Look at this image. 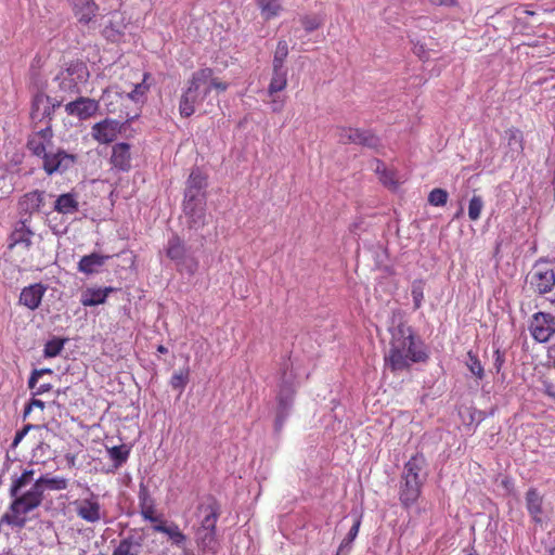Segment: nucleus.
<instances>
[{
	"instance_id": "f257e3e1",
	"label": "nucleus",
	"mask_w": 555,
	"mask_h": 555,
	"mask_svg": "<svg viewBox=\"0 0 555 555\" xmlns=\"http://www.w3.org/2000/svg\"><path fill=\"white\" fill-rule=\"evenodd\" d=\"M34 469H25L21 476L12 479L9 489L12 501L1 516L0 524L22 530L29 521L28 514L42 504L46 489L61 491L68 487V479L65 477L42 475L34 480Z\"/></svg>"
},
{
	"instance_id": "f03ea898",
	"label": "nucleus",
	"mask_w": 555,
	"mask_h": 555,
	"mask_svg": "<svg viewBox=\"0 0 555 555\" xmlns=\"http://www.w3.org/2000/svg\"><path fill=\"white\" fill-rule=\"evenodd\" d=\"M390 334L389 349L384 356V361L385 366L392 373L409 371L414 363H424L428 360L424 343L410 325L400 322Z\"/></svg>"
},
{
	"instance_id": "7ed1b4c3",
	"label": "nucleus",
	"mask_w": 555,
	"mask_h": 555,
	"mask_svg": "<svg viewBox=\"0 0 555 555\" xmlns=\"http://www.w3.org/2000/svg\"><path fill=\"white\" fill-rule=\"evenodd\" d=\"M212 89L224 92L228 89V83L215 77L212 68L204 67L194 72L180 96V116L191 117L195 113L196 106L204 102Z\"/></svg>"
},
{
	"instance_id": "20e7f679",
	"label": "nucleus",
	"mask_w": 555,
	"mask_h": 555,
	"mask_svg": "<svg viewBox=\"0 0 555 555\" xmlns=\"http://www.w3.org/2000/svg\"><path fill=\"white\" fill-rule=\"evenodd\" d=\"M89 77L90 73L85 62L72 61L54 77L53 82L57 88L55 93H60L57 96H63L64 100L66 95L79 93V87L87 83Z\"/></svg>"
},
{
	"instance_id": "39448f33",
	"label": "nucleus",
	"mask_w": 555,
	"mask_h": 555,
	"mask_svg": "<svg viewBox=\"0 0 555 555\" xmlns=\"http://www.w3.org/2000/svg\"><path fill=\"white\" fill-rule=\"evenodd\" d=\"M165 254L176 263L177 270L181 273L193 275L198 269V259L190 253V247L178 234L169 237Z\"/></svg>"
},
{
	"instance_id": "423d86ee",
	"label": "nucleus",
	"mask_w": 555,
	"mask_h": 555,
	"mask_svg": "<svg viewBox=\"0 0 555 555\" xmlns=\"http://www.w3.org/2000/svg\"><path fill=\"white\" fill-rule=\"evenodd\" d=\"M531 288L540 295L551 292L555 285V272L552 263L538 261L528 274Z\"/></svg>"
},
{
	"instance_id": "0eeeda50",
	"label": "nucleus",
	"mask_w": 555,
	"mask_h": 555,
	"mask_svg": "<svg viewBox=\"0 0 555 555\" xmlns=\"http://www.w3.org/2000/svg\"><path fill=\"white\" fill-rule=\"evenodd\" d=\"M41 160L42 170L48 176H52L54 173H64L73 168L78 160V156L57 147L55 151L51 150Z\"/></svg>"
},
{
	"instance_id": "6e6552de",
	"label": "nucleus",
	"mask_w": 555,
	"mask_h": 555,
	"mask_svg": "<svg viewBox=\"0 0 555 555\" xmlns=\"http://www.w3.org/2000/svg\"><path fill=\"white\" fill-rule=\"evenodd\" d=\"M63 96H55L54 102L51 98L42 92H38L34 95L31 102L30 117L34 121H42L48 119L47 124H50L54 111L60 107L63 103Z\"/></svg>"
},
{
	"instance_id": "1a4fd4ad",
	"label": "nucleus",
	"mask_w": 555,
	"mask_h": 555,
	"mask_svg": "<svg viewBox=\"0 0 555 555\" xmlns=\"http://www.w3.org/2000/svg\"><path fill=\"white\" fill-rule=\"evenodd\" d=\"M529 332L538 343H546L555 334V318L545 312L534 313L529 322Z\"/></svg>"
},
{
	"instance_id": "9d476101",
	"label": "nucleus",
	"mask_w": 555,
	"mask_h": 555,
	"mask_svg": "<svg viewBox=\"0 0 555 555\" xmlns=\"http://www.w3.org/2000/svg\"><path fill=\"white\" fill-rule=\"evenodd\" d=\"M337 139L343 144H361L371 149L379 146V139L369 130L359 128L340 127L337 129Z\"/></svg>"
},
{
	"instance_id": "9b49d317",
	"label": "nucleus",
	"mask_w": 555,
	"mask_h": 555,
	"mask_svg": "<svg viewBox=\"0 0 555 555\" xmlns=\"http://www.w3.org/2000/svg\"><path fill=\"white\" fill-rule=\"evenodd\" d=\"M53 130L50 124L38 131H34L28 135L26 146L29 152L41 159L53 147Z\"/></svg>"
},
{
	"instance_id": "f8f14e48",
	"label": "nucleus",
	"mask_w": 555,
	"mask_h": 555,
	"mask_svg": "<svg viewBox=\"0 0 555 555\" xmlns=\"http://www.w3.org/2000/svg\"><path fill=\"white\" fill-rule=\"evenodd\" d=\"M74 505L77 516L87 522L95 524L103 517L99 498L93 492L86 499L75 501Z\"/></svg>"
},
{
	"instance_id": "ddd939ff",
	"label": "nucleus",
	"mask_w": 555,
	"mask_h": 555,
	"mask_svg": "<svg viewBox=\"0 0 555 555\" xmlns=\"http://www.w3.org/2000/svg\"><path fill=\"white\" fill-rule=\"evenodd\" d=\"M182 207L186 227L190 230H199L207 224L205 199L199 198V201L196 202H183Z\"/></svg>"
},
{
	"instance_id": "4468645a",
	"label": "nucleus",
	"mask_w": 555,
	"mask_h": 555,
	"mask_svg": "<svg viewBox=\"0 0 555 555\" xmlns=\"http://www.w3.org/2000/svg\"><path fill=\"white\" fill-rule=\"evenodd\" d=\"M99 107V101L91 98L79 96L65 105V112L69 116L77 117L79 120H86L94 116Z\"/></svg>"
},
{
	"instance_id": "2eb2a0df",
	"label": "nucleus",
	"mask_w": 555,
	"mask_h": 555,
	"mask_svg": "<svg viewBox=\"0 0 555 555\" xmlns=\"http://www.w3.org/2000/svg\"><path fill=\"white\" fill-rule=\"evenodd\" d=\"M207 176L199 169L191 171L186 181L183 202L206 201Z\"/></svg>"
},
{
	"instance_id": "dca6fc26",
	"label": "nucleus",
	"mask_w": 555,
	"mask_h": 555,
	"mask_svg": "<svg viewBox=\"0 0 555 555\" xmlns=\"http://www.w3.org/2000/svg\"><path fill=\"white\" fill-rule=\"evenodd\" d=\"M121 124L118 120L106 118L91 128L92 138L101 144L113 142L120 133Z\"/></svg>"
},
{
	"instance_id": "f3484780",
	"label": "nucleus",
	"mask_w": 555,
	"mask_h": 555,
	"mask_svg": "<svg viewBox=\"0 0 555 555\" xmlns=\"http://www.w3.org/2000/svg\"><path fill=\"white\" fill-rule=\"evenodd\" d=\"M154 532H160L167 535L171 545L182 548L188 542V535L180 529L175 521H167L163 518L152 526Z\"/></svg>"
},
{
	"instance_id": "a211bd4d",
	"label": "nucleus",
	"mask_w": 555,
	"mask_h": 555,
	"mask_svg": "<svg viewBox=\"0 0 555 555\" xmlns=\"http://www.w3.org/2000/svg\"><path fill=\"white\" fill-rule=\"evenodd\" d=\"M46 192L40 190H33L25 193L18 198L17 209L21 215L31 217L34 214L39 212L44 205Z\"/></svg>"
},
{
	"instance_id": "6ab92c4d",
	"label": "nucleus",
	"mask_w": 555,
	"mask_h": 555,
	"mask_svg": "<svg viewBox=\"0 0 555 555\" xmlns=\"http://www.w3.org/2000/svg\"><path fill=\"white\" fill-rule=\"evenodd\" d=\"M423 481L420 478L402 476L399 499L404 507L412 506L422 493Z\"/></svg>"
},
{
	"instance_id": "aec40b11",
	"label": "nucleus",
	"mask_w": 555,
	"mask_h": 555,
	"mask_svg": "<svg viewBox=\"0 0 555 555\" xmlns=\"http://www.w3.org/2000/svg\"><path fill=\"white\" fill-rule=\"evenodd\" d=\"M74 16L82 25H89L98 15L99 5L94 0H68Z\"/></svg>"
},
{
	"instance_id": "412c9836",
	"label": "nucleus",
	"mask_w": 555,
	"mask_h": 555,
	"mask_svg": "<svg viewBox=\"0 0 555 555\" xmlns=\"http://www.w3.org/2000/svg\"><path fill=\"white\" fill-rule=\"evenodd\" d=\"M131 146L126 142H119L112 146L111 165L117 171L128 172L131 169Z\"/></svg>"
},
{
	"instance_id": "4be33fe9",
	"label": "nucleus",
	"mask_w": 555,
	"mask_h": 555,
	"mask_svg": "<svg viewBox=\"0 0 555 555\" xmlns=\"http://www.w3.org/2000/svg\"><path fill=\"white\" fill-rule=\"evenodd\" d=\"M138 499L140 514L144 520L155 525L158 520L162 519V516L157 515L155 500L152 498L149 489L144 485H140Z\"/></svg>"
},
{
	"instance_id": "5701e85b",
	"label": "nucleus",
	"mask_w": 555,
	"mask_h": 555,
	"mask_svg": "<svg viewBox=\"0 0 555 555\" xmlns=\"http://www.w3.org/2000/svg\"><path fill=\"white\" fill-rule=\"evenodd\" d=\"M46 291L47 287L41 283H35L26 286L20 294V304L30 310H35L40 306Z\"/></svg>"
},
{
	"instance_id": "b1692460",
	"label": "nucleus",
	"mask_w": 555,
	"mask_h": 555,
	"mask_svg": "<svg viewBox=\"0 0 555 555\" xmlns=\"http://www.w3.org/2000/svg\"><path fill=\"white\" fill-rule=\"evenodd\" d=\"M198 511L203 514L201 525L198 528L204 530H217V521L220 516V506L215 499H210L207 504L198 506Z\"/></svg>"
},
{
	"instance_id": "393cba45",
	"label": "nucleus",
	"mask_w": 555,
	"mask_h": 555,
	"mask_svg": "<svg viewBox=\"0 0 555 555\" xmlns=\"http://www.w3.org/2000/svg\"><path fill=\"white\" fill-rule=\"evenodd\" d=\"M526 507L535 524L542 522L543 496L535 488H530L526 492Z\"/></svg>"
},
{
	"instance_id": "a878e982",
	"label": "nucleus",
	"mask_w": 555,
	"mask_h": 555,
	"mask_svg": "<svg viewBox=\"0 0 555 555\" xmlns=\"http://www.w3.org/2000/svg\"><path fill=\"white\" fill-rule=\"evenodd\" d=\"M288 85V69L287 67H272L270 82L268 85L267 93L268 96H274L275 94L284 91Z\"/></svg>"
},
{
	"instance_id": "bb28decb",
	"label": "nucleus",
	"mask_w": 555,
	"mask_h": 555,
	"mask_svg": "<svg viewBox=\"0 0 555 555\" xmlns=\"http://www.w3.org/2000/svg\"><path fill=\"white\" fill-rule=\"evenodd\" d=\"M53 209L61 215H73L79 209L77 194L64 193L56 197Z\"/></svg>"
},
{
	"instance_id": "cd10ccee",
	"label": "nucleus",
	"mask_w": 555,
	"mask_h": 555,
	"mask_svg": "<svg viewBox=\"0 0 555 555\" xmlns=\"http://www.w3.org/2000/svg\"><path fill=\"white\" fill-rule=\"evenodd\" d=\"M113 292L112 287L104 288H87L80 298V302L83 307H93L106 301L109 293Z\"/></svg>"
},
{
	"instance_id": "c85d7f7f",
	"label": "nucleus",
	"mask_w": 555,
	"mask_h": 555,
	"mask_svg": "<svg viewBox=\"0 0 555 555\" xmlns=\"http://www.w3.org/2000/svg\"><path fill=\"white\" fill-rule=\"evenodd\" d=\"M109 256H103L98 253H92L81 257L78 262V270L85 274H92L98 271V268L102 267Z\"/></svg>"
},
{
	"instance_id": "c756f323",
	"label": "nucleus",
	"mask_w": 555,
	"mask_h": 555,
	"mask_svg": "<svg viewBox=\"0 0 555 555\" xmlns=\"http://www.w3.org/2000/svg\"><path fill=\"white\" fill-rule=\"evenodd\" d=\"M375 172L378 176L379 181L388 189H397L399 186V180L397 178V171L388 169L383 160L375 159Z\"/></svg>"
},
{
	"instance_id": "7c9ffc66",
	"label": "nucleus",
	"mask_w": 555,
	"mask_h": 555,
	"mask_svg": "<svg viewBox=\"0 0 555 555\" xmlns=\"http://www.w3.org/2000/svg\"><path fill=\"white\" fill-rule=\"evenodd\" d=\"M142 548V540L134 535H128L119 541L112 555H139Z\"/></svg>"
},
{
	"instance_id": "2f4dec72",
	"label": "nucleus",
	"mask_w": 555,
	"mask_h": 555,
	"mask_svg": "<svg viewBox=\"0 0 555 555\" xmlns=\"http://www.w3.org/2000/svg\"><path fill=\"white\" fill-rule=\"evenodd\" d=\"M197 546L203 551L216 552L217 551V530H204L198 528L196 531Z\"/></svg>"
},
{
	"instance_id": "473e14b6",
	"label": "nucleus",
	"mask_w": 555,
	"mask_h": 555,
	"mask_svg": "<svg viewBox=\"0 0 555 555\" xmlns=\"http://www.w3.org/2000/svg\"><path fill=\"white\" fill-rule=\"evenodd\" d=\"M51 373H52V371L50 369L35 370L31 373V376L29 377V380H28V387L33 390V396H39V395H42V393L51 390L52 387L48 383L38 385L39 378L43 374H51Z\"/></svg>"
},
{
	"instance_id": "72a5a7b5",
	"label": "nucleus",
	"mask_w": 555,
	"mask_h": 555,
	"mask_svg": "<svg viewBox=\"0 0 555 555\" xmlns=\"http://www.w3.org/2000/svg\"><path fill=\"white\" fill-rule=\"evenodd\" d=\"M33 235V231L26 227L24 222H22L20 227L15 228L11 235L12 243L10 247H13L17 244H23L26 248H28L31 245Z\"/></svg>"
},
{
	"instance_id": "f704fd0d",
	"label": "nucleus",
	"mask_w": 555,
	"mask_h": 555,
	"mask_svg": "<svg viewBox=\"0 0 555 555\" xmlns=\"http://www.w3.org/2000/svg\"><path fill=\"white\" fill-rule=\"evenodd\" d=\"M261 15L266 21H269L275 16H278L283 10L280 0H256Z\"/></svg>"
},
{
	"instance_id": "c9c22d12",
	"label": "nucleus",
	"mask_w": 555,
	"mask_h": 555,
	"mask_svg": "<svg viewBox=\"0 0 555 555\" xmlns=\"http://www.w3.org/2000/svg\"><path fill=\"white\" fill-rule=\"evenodd\" d=\"M425 456L422 453L415 454L405 463L403 476L420 478V473L425 466Z\"/></svg>"
},
{
	"instance_id": "e433bc0d",
	"label": "nucleus",
	"mask_w": 555,
	"mask_h": 555,
	"mask_svg": "<svg viewBox=\"0 0 555 555\" xmlns=\"http://www.w3.org/2000/svg\"><path fill=\"white\" fill-rule=\"evenodd\" d=\"M361 520H362V515H358L354 518L352 527L350 528L347 535L343 539V541L338 547L337 555H341L345 550H350L352 542L354 541V539L357 538V535L359 533Z\"/></svg>"
},
{
	"instance_id": "4c0bfd02",
	"label": "nucleus",
	"mask_w": 555,
	"mask_h": 555,
	"mask_svg": "<svg viewBox=\"0 0 555 555\" xmlns=\"http://www.w3.org/2000/svg\"><path fill=\"white\" fill-rule=\"evenodd\" d=\"M109 459L114 462V468H119L129 457L130 450L127 446H115L107 450Z\"/></svg>"
},
{
	"instance_id": "58836bf2",
	"label": "nucleus",
	"mask_w": 555,
	"mask_h": 555,
	"mask_svg": "<svg viewBox=\"0 0 555 555\" xmlns=\"http://www.w3.org/2000/svg\"><path fill=\"white\" fill-rule=\"evenodd\" d=\"M288 56V44L285 40H280L274 51L272 67H286L285 61Z\"/></svg>"
},
{
	"instance_id": "ea45409f",
	"label": "nucleus",
	"mask_w": 555,
	"mask_h": 555,
	"mask_svg": "<svg viewBox=\"0 0 555 555\" xmlns=\"http://www.w3.org/2000/svg\"><path fill=\"white\" fill-rule=\"evenodd\" d=\"M425 282L422 279L414 280L411 285V295L413 298L414 310H418L424 300Z\"/></svg>"
},
{
	"instance_id": "a19ab883",
	"label": "nucleus",
	"mask_w": 555,
	"mask_h": 555,
	"mask_svg": "<svg viewBox=\"0 0 555 555\" xmlns=\"http://www.w3.org/2000/svg\"><path fill=\"white\" fill-rule=\"evenodd\" d=\"M190 379V369L185 367L183 370H180L178 372H175L173 375L170 378V386L173 389H178L182 391L185 386L188 385Z\"/></svg>"
},
{
	"instance_id": "79ce46f5",
	"label": "nucleus",
	"mask_w": 555,
	"mask_h": 555,
	"mask_svg": "<svg viewBox=\"0 0 555 555\" xmlns=\"http://www.w3.org/2000/svg\"><path fill=\"white\" fill-rule=\"evenodd\" d=\"M485 203L481 196L474 195L468 204V217L472 221H477L483 209Z\"/></svg>"
},
{
	"instance_id": "37998d69",
	"label": "nucleus",
	"mask_w": 555,
	"mask_h": 555,
	"mask_svg": "<svg viewBox=\"0 0 555 555\" xmlns=\"http://www.w3.org/2000/svg\"><path fill=\"white\" fill-rule=\"evenodd\" d=\"M467 357H468L467 367H468L469 372L476 378L482 379L485 376V370H483V366H482L480 360L472 351L467 352Z\"/></svg>"
},
{
	"instance_id": "c03bdc74",
	"label": "nucleus",
	"mask_w": 555,
	"mask_h": 555,
	"mask_svg": "<svg viewBox=\"0 0 555 555\" xmlns=\"http://www.w3.org/2000/svg\"><path fill=\"white\" fill-rule=\"evenodd\" d=\"M448 192L443 189L436 188L430 191L428 202L433 206H444L448 202Z\"/></svg>"
},
{
	"instance_id": "a18cd8bd",
	"label": "nucleus",
	"mask_w": 555,
	"mask_h": 555,
	"mask_svg": "<svg viewBox=\"0 0 555 555\" xmlns=\"http://www.w3.org/2000/svg\"><path fill=\"white\" fill-rule=\"evenodd\" d=\"M507 143L509 147H515L517 151L521 152L524 150V138L522 133L519 129H509L507 132Z\"/></svg>"
},
{
	"instance_id": "49530a36",
	"label": "nucleus",
	"mask_w": 555,
	"mask_h": 555,
	"mask_svg": "<svg viewBox=\"0 0 555 555\" xmlns=\"http://www.w3.org/2000/svg\"><path fill=\"white\" fill-rule=\"evenodd\" d=\"M14 191L12 179L5 175H0V201L9 197Z\"/></svg>"
},
{
	"instance_id": "de8ad7c7",
	"label": "nucleus",
	"mask_w": 555,
	"mask_h": 555,
	"mask_svg": "<svg viewBox=\"0 0 555 555\" xmlns=\"http://www.w3.org/2000/svg\"><path fill=\"white\" fill-rule=\"evenodd\" d=\"M300 23L307 33H311L322 25V20L317 15H304Z\"/></svg>"
},
{
	"instance_id": "09e8293b",
	"label": "nucleus",
	"mask_w": 555,
	"mask_h": 555,
	"mask_svg": "<svg viewBox=\"0 0 555 555\" xmlns=\"http://www.w3.org/2000/svg\"><path fill=\"white\" fill-rule=\"evenodd\" d=\"M150 77V74H144V78L142 82L135 83L134 89L128 93V96L133 101H140L144 94L147 92L150 86L145 83L146 78Z\"/></svg>"
},
{
	"instance_id": "8fccbe9b",
	"label": "nucleus",
	"mask_w": 555,
	"mask_h": 555,
	"mask_svg": "<svg viewBox=\"0 0 555 555\" xmlns=\"http://www.w3.org/2000/svg\"><path fill=\"white\" fill-rule=\"evenodd\" d=\"M64 341L62 339L49 340L44 346V356L49 358L56 357L62 351Z\"/></svg>"
},
{
	"instance_id": "3c124183",
	"label": "nucleus",
	"mask_w": 555,
	"mask_h": 555,
	"mask_svg": "<svg viewBox=\"0 0 555 555\" xmlns=\"http://www.w3.org/2000/svg\"><path fill=\"white\" fill-rule=\"evenodd\" d=\"M413 53L423 62H426L429 59V53L425 43L416 42L413 47Z\"/></svg>"
},
{
	"instance_id": "603ef678",
	"label": "nucleus",
	"mask_w": 555,
	"mask_h": 555,
	"mask_svg": "<svg viewBox=\"0 0 555 555\" xmlns=\"http://www.w3.org/2000/svg\"><path fill=\"white\" fill-rule=\"evenodd\" d=\"M270 98V105H271V109L273 113H280L283 111L284 106H285V98H281L278 94H275L274 96H269Z\"/></svg>"
},
{
	"instance_id": "864d4df0",
	"label": "nucleus",
	"mask_w": 555,
	"mask_h": 555,
	"mask_svg": "<svg viewBox=\"0 0 555 555\" xmlns=\"http://www.w3.org/2000/svg\"><path fill=\"white\" fill-rule=\"evenodd\" d=\"M504 363H505V353L503 351H501L500 349H495L494 354H493V366H494L496 373H499L502 370Z\"/></svg>"
},
{
	"instance_id": "5fc2aeb1",
	"label": "nucleus",
	"mask_w": 555,
	"mask_h": 555,
	"mask_svg": "<svg viewBox=\"0 0 555 555\" xmlns=\"http://www.w3.org/2000/svg\"><path fill=\"white\" fill-rule=\"evenodd\" d=\"M36 396H34L29 403L25 406V410H24V417H27V415L30 413V411L33 410V408H38L40 410H43L46 404L42 400L40 399H36L35 398Z\"/></svg>"
},
{
	"instance_id": "6e6d98bb",
	"label": "nucleus",
	"mask_w": 555,
	"mask_h": 555,
	"mask_svg": "<svg viewBox=\"0 0 555 555\" xmlns=\"http://www.w3.org/2000/svg\"><path fill=\"white\" fill-rule=\"evenodd\" d=\"M33 428H36V426L31 425V424H28L26 426L23 427V429L18 430L16 434H15V437H14V440H13V443L12 446L13 447H16L22 440L23 438L26 436V434L33 429Z\"/></svg>"
},
{
	"instance_id": "4d7b16f0",
	"label": "nucleus",
	"mask_w": 555,
	"mask_h": 555,
	"mask_svg": "<svg viewBox=\"0 0 555 555\" xmlns=\"http://www.w3.org/2000/svg\"><path fill=\"white\" fill-rule=\"evenodd\" d=\"M427 3L435 7L452 8L459 4L457 0H426Z\"/></svg>"
},
{
	"instance_id": "13d9d810",
	"label": "nucleus",
	"mask_w": 555,
	"mask_h": 555,
	"mask_svg": "<svg viewBox=\"0 0 555 555\" xmlns=\"http://www.w3.org/2000/svg\"><path fill=\"white\" fill-rule=\"evenodd\" d=\"M157 351H158L159 353H167V352H168V349H167L164 345H159V346L157 347Z\"/></svg>"
},
{
	"instance_id": "bf43d9fd",
	"label": "nucleus",
	"mask_w": 555,
	"mask_h": 555,
	"mask_svg": "<svg viewBox=\"0 0 555 555\" xmlns=\"http://www.w3.org/2000/svg\"><path fill=\"white\" fill-rule=\"evenodd\" d=\"M283 426V420L282 418H278L276 422H275V428L276 430H280Z\"/></svg>"
},
{
	"instance_id": "052dcab7",
	"label": "nucleus",
	"mask_w": 555,
	"mask_h": 555,
	"mask_svg": "<svg viewBox=\"0 0 555 555\" xmlns=\"http://www.w3.org/2000/svg\"><path fill=\"white\" fill-rule=\"evenodd\" d=\"M465 555H478V553L476 552V550L472 548L467 554Z\"/></svg>"
},
{
	"instance_id": "680f3d73",
	"label": "nucleus",
	"mask_w": 555,
	"mask_h": 555,
	"mask_svg": "<svg viewBox=\"0 0 555 555\" xmlns=\"http://www.w3.org/2000/svg\"><path fill=\"white\" fill-rule=\"evenodd\" d=\"M546 393H547L548 396H552V397L554 396V393L550 390V388H547Z\"/></svg>"
},
{
	"instance_id": "e2e57ef3",
	"label": "nucleus",
	"mask_w": 555,
	"mask_h": 555,
	"mask_svg": "<svg viewBox=\"0 0 555 555\" xmlns=\"http://www.w3.org/2000/svg\"><path fill=\"white\" fill-rule=\"evenodd\" d=\"M183 555H194V553H192V552H184Z\"/></svg>"
},
{
	"instance_id": "0e129e2a",
	"label": "nucleus",
	"mask_w": 555,
	"mask_h": 555,
	"mask_svg": "<svg viewBox=\"0 0 555 555\" xmlns=\"http://www.w3.org/2000/svg\"><path fill=\"white\" fill-rule=\"evenodd\" d=\"M461 214H462V209L456 214V217H460Z\"/></svg>"
},
{
	"instance_id": "69168bd1",
	"label": "nucleus",
	"mask_w": 555,
	"mask_h": 555,
	"mask_svg": "<svg viewBox=\"0 0 555 555\" xmlns=\"http://www.w3.org/2000/svg\"><path fill=\"white\" fill-rule=\"evenodd\" d=\"M554 366H555V357H554Z\"/></svg>"
},
{
	"instance_id": "338daca9",
	"label": "nucleus",
	"mask_w": 555,
	"mask_h": 555,
	"mask_svg": "<svg viewBox=\"0 0 555 555\" xmlns=\"http://www.w3.org/2000/svg\"><path fill=\"white\" fill-rule=\"evenodd\" d=\"M4 524H0V527L3 526Z\"/></svg>"
}]
</instances>
